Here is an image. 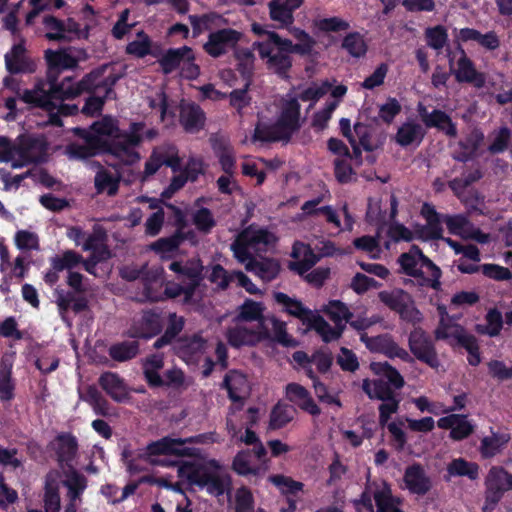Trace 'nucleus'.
Wrapping results in <instances>:
<instances>
[{
    "label": "nucleus",
    "mask_w": 512,
    "mask_h": 512,
    "mask_svg": "<svg viewBox=\"0 0 512 512\" xmlns=\"http://www.w3.org/2000/svg\"><path fill=\"white\" fill-rule=\"evenodd\" d=\"M78 132L84 144L72 142L66 146V154L71 159L85 160L99 153L113 155L128 165L134 164L140 159V154L119 138L107 140L90 136L83 130H78Z\"/></svg>",
    "instance_id": "nucleus-1"
},
{
    "label": "nucleus",
    "mask_w": 512,
    "mask_h": 512,
    "mask_svg": "<svg viewBox=\"0 0 512 512\" xmlns=\"http://www.w3.org/2000/svg\"><path fill=\"white\" fill-rule=\"evenodd\" d=\"M283 42V37L278 33H270L268 41H255L252 44V49L256 50L260 59L265 61L269 71L280 79L289 80L293 58Z\"/></svg>",
    "instance_id": "nucleus-2"
},
{
    "label": "nucleus",
    "mask_w": 512,
    "mask_h": 512,
    "mask_svg": "<svg viewBox=\"0 0 512 512\" xmlns=\"http://www.w3.org/2000/svg\"><path fill=\"white\" fill-rule=\"evenodd\" d=\"M178 473L189 484L198 486L200 489L206 488L211 495L220 496L225 492V480L205 465L185 462L179 467Z\"/></svg>",
    "instance_id": "nucleus-3"
},
{
    "label": "nucleus",
    "mask_w": 512,
    "mask_h": 512,
    "mask_svg": "<svg viewBox=\"0 0 512 512\" xmlns=\"http://www.w3.org/2000/svg\"><path fill=\"white\" fill-rule=\"evenodd\" d=\"M85 277L77 271L68 272L66 283L72 291H61L57 293L56 304L60 313L72 310L78 314L89 308L88 299L84 296L87 292L83 281Z\"/></svg>",
    "instance_id": "nucleus-4"
},
{
    "label": "nucleus",
    "mask_w": 512,
    "mask_h": 512,
    "mask_svg": "<svg viewBox=\"0 0 512 512\" xmlns=\"http://www.w3.org/2000/svg\"><path fill=\"white\" fill-rule=\"evenodd\" d=\"M16 143L18 158L12 163L13 168L44 161L48 143L43 136L21 134L17 137Z\"/></svg>",
    "instance_id": "nucleus-5"
},
{
    "label": "nucleus",
    "mask_w": 512,
    "mask_h": 512,
    "mask_svg": "<svg viewBox=\"0 0 512 512\" xmlns=\"http://www.w3.org/2000/svg\"><path fill=\"white\" fill-rule=\"evenodd\" d=\"M202 435L191 436L187 438H172L170 436L162 437L147 445V453L150 456L170 455L176 457H194L197 450L191 447H185V444L199 443Z\"/></svg>",
    "instance_id": "nucleus-6"
},
{
    "label": "nucleus",
    "mask_w": 512,
    "mask_h": 512,
    "mask_svg": "<svg viewBox=\"0 0 512 512\" xmlns=\"http://www.w3.org/2000/svg\"><path fill=\"white\" fill-rule=\"evenodd\" d=\"M169 270L177 274V278L185 284L184 300L190 301L197 288L203 280V265L199 259H190L186 262L173 261L169 265Z\"/></svg>",
    "instance_id": "nucleus-7"
},
{
    "label": "nucleus",
    "mask_w": 512,
    "mask_h": 512,
    "mask_svg": "<svg viewBox=\"0 0 512 512\" xmlns=\"http://www.w3.org/2000/svg\"><path fill=\"white\" fill-rule=\"evenodd\" d=\"M408 346L417 360L434 369L439 367L440 362L435 344L423 328L414 327L408 336Z\"/></svg>",
    "instance_id": "nucleus-8"
},
{
    "label": "nucleus",
    "mask_w": 512,
    "mask_h": 512,
    "mask_svg": "<svg viewBox=\"0 0 512 512\" xmlns=\"http://www.w3.org/2000/svg\"><path fill=\"white\" fill-rule=\"evenodd\" d=\"M485 485V505L493 509L504 494L512 490V474L501 466H493L488 472Z\"/></svg>",
    "instance_id": "nucleus-9"
},
{
    "label": "nucleus",
    "mask_w": 512,
    "mask_h": 512,
    "mask_svg": "<svg viewBox=\"0 0 512 512\" xmlns=\"http://www.w3.org/2000/svg\"><path fill=\"white\" fill-rule=\"evenodd\" d=\"M243 33L233 28H221L210 32L203 50L212 58H220L238 45Z\"/></svg>",
    "instance_id": "nucleus-10"
},
{
    "label": "nucleus",
    "mask_w": 512,
    "mask_h": 512,
    "mask_svg": "<svg viewBox=\"0 0 512 512\" xmlns=\"http://www.w3.org/2000/svg\"><path fill=\"white\" fill-rule=\"evenodd\" d=\"M102 75L100 69L92 70L86 74L78 83H73L71 77H66L60 82V89L56 88L55 92L63 96V100L74 99L83 92H98L104 90L103 80L99 81Z\"/></svg>",
    "instance_id": "nucleus-11"
},
{
    "label": "nucleus",
    "mask_w": 512,
    "mask_h": 512,
    "mask_svg": "<svg viewBox=\"0 0 512 512\" xmlns=\"http://www.w3.org/2000/svg\"><path fill=\"white\" fill-rule=\"evenodd\" d=\"M165 324L160 311L149 309L143 312L141 319L127 331V336L133 339L149 340L159 335Z\"/></svg>",
    "instance_id": "nucleus-12"
},
{
    "label": "nucleus",
    "mask_w": 512,
    "mask_h": 512,
    "mask_svg": "<svg viewBox=\"0 0 512 512\" xmlns=\"http://www.w3.org/2000/svg\"><path fill=\"white\" fill-rule=\"evenodd\" d=\"M366 348L371 352L382 353L388 358H399L405 362H410L411 356L402 347H400L388 333L370 337L366 333L360 336Z\"/></svg>",
    "instance_id": "nucleus-13"
},
{
    "label": "nucleus",
    "mask_w": 512,
    "mask_h": 512,
    "mask_svg": "<svg viewBox=\"0 0 512 512\" xmlns=\"http://www.w3.org/2000/svg\"><path fill=\"white\" fill-rule=\"evenodd\" d=\"M5 68L11 75L32 74L37 70V64L27 54L25 40L14 44L10 51L4 55Z\"/></svg>",
    "instance_id": "nucleus-14"
},
{
    "label": "nucleus",
    "mask_w": 512,
    "mask_h": 512,
    "mask_svg": "<svg viewBox=\"0 0 512 512\" xmlns=\"http://www.w3.org/2000/svg\"><path fill=\"white\" fill-rule=\"evenodd\" d=\"M44 58L47 64V82L55 85H60L58 77L63 70L78 67V59L65 49H47L44 52Z\"/></svg>",
    "instance_id": "nucleus-15"
},
{
    "label": "nucleus",
    "mask_w": 512,
    "mask_h": 512,
    "mask_svg": "<svg viewBox=\"0 0 512 512\" xmlns=\"http://www.w3.org/2000/svg\"><path fill=\"white\" fill-rule=\"evenodd\" d=\"M56 88L60 89V85L49 83V90L45 91L40 84H37L33 89H25L20 94V99L31 107L41 108L45 111L56 110L57 104L54 100L63 101V96L55 92Z\"/></svg>",
    "instance_id": "nucleus-16"
},
{
    "label": "nucleus",
    "mask_w": 512,
    "mask_h": 512,
    "mask_svg": "<svg viewBox=\"0 0 512 512\" xmlns=\"http://www.w3.org/2000/svg\"><path fill=\"white\" fill-rule=\"evenodd\" d=\"M457 49L461 53V57L457 61V70L453 71L457 82L472 84L477 89L483 88L486 84L485 74L476 70L474 62L467 56L460 44Z\"/></svg>",
    "instance_id": "nucleus-17"
},
{
    "label": "nucleus",
    "mask_w": 512,
    "mask_h": 512,
    "mask_svg": "<svg viewBox=\"0 0 512 512\" xmlns=\"http://www.w3.org/2000/svg\"><path fill=\"white\" fill-rule=\"evenodd\" d=\"M441 429L450 430L449 437L453 441H462L474 433L475 426L465 414H449L437 421Z\"/></svg>",
    "instance_id": "nucleus-18"
},
{
    "label": "nucleus",
    "mask_w": 512,
    "mask_h": 512,
    "mask_svg": "<svg viewBox=\"0 0 512 512\" xmlns=\"http://www.w3.org/2000/svg\"><path fill=\"white\" fill-rule=\"evenodd\" d=\"M247 386V378L243 373L237 370H230L226 373L221 387L227 390L228 398L233 402L231 409L241 410L243 408L245 401L243 394L247 392Z\"/></svg>",
    "instance_id": "nucleus-19"
},
{
    "label": "nucleus",
    "mask_w": 512,
    "mask_h": 512,
    "mask_svg": "<svg viewBox=\"0 0 512 512\" xmlns=\"http://www.w3.org/2000/svg\"><path fill=\"white\" fill-rule=\"evenodd\" d=\"M403 480L412 494L420 496L427 494L432 487L431 480L420 463L409 465L405 469Z\"/></svg>",
    "instance_id": "nucleus-20"
},
{
    "label": "nucleus",
    "mask_w": 512,
    "mask_h": 512,
    "mask_svg": "<svg viewBox=\"0 0 512 512\" xmlns=\"http://www.w3.org/2000/svg\"><path fill=\"white\" fill-rule=\"evenodd\" d=\"M98 384L115 402L122 403L130 397L124 379L116 372H103L98 379Z\"/></svg>",
    "instance_id": "nucleus-21"
},
{
    "label": "nucleus",
    "mask_w": 512,
    "mask_h": 512,
    "mask_svg": "<svg viewBox=\"0 0 512 512\" xmlns=\"http://www.w3.org/2000/svg\"><path fill=\"white\" fill-rule=\"evenodd\" d=\"M273 299L277 305L281 306L282 312L299 319L304 325H307L312 316L315 315L300 300L292 298L283 292H274Z\"/></svg>",
    "instance_id": "nucleus-22"
},
{
    "label": "nucleus",
    "mask_w": 512,
    "mask_h": 512,
    "mask_svg": "<svg viewBox=\"0 0 512 512\" xmlns=\"http://www.w3.org/2000/svg\"><path fill=\"white\" fill-rule=\"evenodd\" d=\"M286 397L290 402L312 416H319L321 414V409L312 398L310 392L298 383L287 384Z\"/></svg>",
    "instance_id": "nucleus-23"
},
{
    "label": "nucleus",
    "mask_w": 512,
    "mask_h": 512,
    "mask_svg": "<svg viewBox=\"0 0 512 512\" xmlns=\"http://www.w3.org/2000/svg\"><path fill=\"white\" fill-rule=\"evenodd\" d=\"M195 54L191 47L182 46L179 48H169L161 58L158 59L161 71L164 75H169L175 70L181 68L184 60H195Z\"/></svg>",
    "instance_id": "nucleus-24"
},
{
    "label": "nucleus",
    "mask_w": 512,
    "mask_h": 512,
    "mask_svg": "<svg viewBox=\"0 0 512 512\" xmlns=\"http://www.w3.org/2000/svg\"><path fill=\"white\" fill-rule=\"evenodd\" d=\"M205 120V112L198 104L191 102L181 105L179 122L186 132H199L204 128Z\"/></svg>",
    "instance_id": "nucleus-25"
},
{
    "label": "nucleus",
    "mask_w": 512,
    "mask_h": 512,
    "mask_svg": "<svg viewBox=\"0 0 512 512\" xmlns=\"http://www.w3.org/2000/svg\"><path fill=\"white\" fill-rule=\"evenodd\" d=\"M300 109L301 106L297 98H291L286 101L282 107L281 113L277 119L279 126L283 128L286 133H289L291 138L293 133L298 131L301 127L300 124Z\"/></svg>",
    "instance_id": "nucleus-26"
},
{
    "label": "nucleus",
    "mask_w": 512,
    "mask_h": 512,
    "mask_svg": "<svg viewBox=\"0 0 512 512\" xmlns=\"http://www.w3.org/2000/svg\"><path fill=\"white\" fill-rule=\"evenodd\" d=\"M50 447L55 451L59 463L71 462L78 451L77 439L71 433H60L50 443Z\"/></svg>",
    "instance_id": "nucleus-27"
},
{
    "label": "nucleus",
    "mask_w": 512,
    "mask_h": 512,
    "mask_svg": "<svg viewBox=\"0 0 512 512\" xmlns=\"http://www.w3.org/2000/svg\"><path fill=\"white\" fill-rule=\"evenodd\" d=\"M452 335L457 344L467 351L469 365L478 366L481 363V353L477 338L472 334L466 333L461 325L454 326Z\"/></svg>",
    "instance_id": "nucleus-28"
},
{
    "label": "nucleus",
    "mask_w": 512,
    "mask_h": 512,
    "mask_svg": "<svg viewBox=\"0 0 512 512\" xmlns=\"http://www.w3.org/2000/svg\"><path fill=\"white\" fill-rule=\"evenodd\" d=\"M78 130H83L90 136H96L102 138V136H108L112 139L116 137L119 132L118 121L109 115L103 116L100 120L95 121L89 128L74 127L71 129L72 134L81 139Z\"/></svg>",
    "instance_id": "nucleus-29"
},
{
    "label": "nucleus",
    "mask_w": 512,
    "mask_h": 512,
    "mask_svg": "<svg viewBox=\"0 0 512 512\" xmlns=\"http://www.w3.org/2000/svg\"><path fill=\"white\" fill-rule=\"evenodd\" d=\"M425 134L424 128L419 123L406 121L398 128L394 139L401 147L419 146Z\"/></svg>",
    "instance_id": "nucleus-30"
},
{
    "label": "nucleus",
    "mask_w": 512,
    "mask_h": 512,
    "mask_svg": "<svg viewBox=\"0 0 512 512\" xmlns=\"http://www.w3.org/2000/svg\"><path fill=\"white\" fill-rule=\"evenodd\" d=\"M484 140V134L480 130H473L464 140L458 142L460 151L453 153L454 160L466 163L472 160Z\"/></svg>",
    "instance_id": "nucleus-31"
},
{
    "label": "nucleus",
    "mask_w": 512,
    "mask_h": 512,
    "mask_svg": "<svg viewBox=\"0 0 512 512\" xmlns=\"http://www.w3.org/2000/svg\"><path fill=\"white\" fill-rule=\"evenodd\" d=\"M164 367V357L162 354L155 353L148 355L142 363L143 374L149 387H163V377L159 370Z\"/></svg>",
    "instance_id": "nucleus-32"
},
{
    "label": "nucleus",
    "mask_w": 512,
    "mask_h": 512,
    "mask_svg": "<svg viewBox=\"0 0 512 512\" xmlns=\"http://www.w3.org/2000/svg\"><path fill=\"white\" fill-rule=\"evenodd\" d=\"M117 81V77L109 76L103 79L104 95L103 96H89L84 106L82 107V113L87 116H95L101 113L104 104L107 99L110 98L111 94H114L113 86Z\"/></svg>",
    "instance_id": "nucleus-33"
},
{
    "label": "nucleus",
    "mask_w": 512,
    "mask_h": 512,
    "mask_svg": "<svg viewBox=\"0 0 512 512\" xmlns=\"http://www.w3.org/2000/svg\"><path fill=\"white\" fill-rule=\"evenodd\" d=\"M491 433V436H485L481 439L479 451L484 459L496 456L511 440L509 433L494 431H491Z\"/></svg>",
    "instance_id": "nucleus-34"
},
{
    "label": "nucleus",
    "mask_w": 512,
    "mask_h": 512,
    "mask_svg": "<svg viewBox=\"0 0 512 512\" xmlns=\"http://www.w3.org/2000/svg\"><path fill=\"white\" fill-rule=\"evenodd\" d=\"M290 139L289 133H286L277 122L273 124L258 122L254 129V141L272 143L278 141L288 142Z\"/></svg>",
    "instance_id": "nucleus-35"
},
{
    "label": "nucleus",
    "mask_w": 512,
    "mask_h": 512,
    "mask_svg": "<svg viewBox=\"0 0 512 512\" xmlns=\"http://www.w3.org/2000/svg\"><path fill=\"white\" fill-rule=\"evenodd\" d=\"M246 270L254 273L264 282H271L280 273V264L273 258H265L261 261L253 259L245 266Z\"/></svg>",
    "instance_id": "nucleus-36"
},
{
    "label": "nucleus",
    "mask_w": 512,
    "mask_h": 512,
    "mask_svg": "<svg viewBox=\"0 0 512 512\" xmlns=\"http://www.w3.org/2000/svg\"><path fill=\"white\" fill-rule=\"evenodd\" d=\"M424 124L427 128L438 129L450 138H455L458 134L457 126L451 117L440 109H434L430 112L427 119H424Z\"/></svg>",
    "instance_id": "nucleus-37"
},
{
    "label": "nucleus",
    "mask_w": 512,
    "mask_h": 512,
    "mask_svg": "<svg viewBox=\"0 0 512 512\" xmlns=\"http://www.w3.org/2000/svg\"><path fill=\"white\" fill-rule=\"evenodd\" d=\"M167 322L164 333L153 344V348L156 350L171 344L182 332L185 325L184 318L176 313H169Z\"/></svg>",
    "instance_id": "nucleus-38"
},
{
    "label": "nucleus",
    "mask_w": 512,
    "mask_h": 512,
    "mask_svg": "<svg viewBox=\"0 0 512 512\" xmlns=\"http://www.w3.org/2000/svg\"><path fill=\"white\" fill-rule=\"evenodd\" d=\"M227 341L234 348L254 347L259 344L254 329L245 326L230 328L227 331Z\"/></svg>",
    "instance_id": "nucleus-39"
},
{
    "label": "nucleus",
    "mask_w": 512,
    "mask_h": 512,
    "mask_svg": "<svg viewBox=\"0 0 512 512\" xmlns=\"http://www.w3.org/2000/svg\"><path fill=\"white\" fill-rule=\"evenodd\" d=\"M139 352L140 344L137 340L117 342L108 349V355L116 362L130 361L136 358Z\"/></svg>",
    "instance_id": "nucleus-40"
},
{
    "label": "nucleus",
    "mask_w": 512,
    "mask_h": 512,
    "mask_svg": "<svg viewBox=\"0 0 512 512\" xmlns=\"http://www.w3.org/2000/svg\"><path fill=\"white\" fill-rule=\"evenodd\" d=\"M99 170L94 178V185L97 193L107 192L109 196H114L119 190L120 179L118 176L113 175L109 170L102 167L97 163Z\"/></svg>",
    "instance_id": "nucleus-41"
},
{
    "label": "nucleus",
    "mask_w": 512,
    "mask_h": 512,
    "mask_svg": "<svg viewBox=\"0 0 512 512\" xmlns=\"http://www.w3.org/2000/svg\"><path fill=\"white\" fill-rule=\"evenodd\" d=\"M50 266L56 271H73L83 262V256L75 250L68 249L61 254H56L49 259Z\"/></svg>",
    "instance_id": "nucleus-42"
},
{
    "label": "nucleus",
    "mask_w": 512,
    "mask_h": 512,
    "mask_svg": "<svg viewBox=\"0 0 512 512\" xmlns=\"http://www.w3.org/2000/svg\"><path fill=\"white\" fill-rule=\"evenodd\" d=\"M252 451L250 449L240 450L233 458L232 470L240 476H260L262 468L260 466H252Z\"/></svg>",
    "instance_id": "nucleus-43"
},
{
    "label": "nucleus",
    "mask_w": 512,
    "mask_h": 512,
    "mask_svg": "<svg viewBox=\"0 0 512 512\" xmlns=\"http://www.w3.org/2000/svg\"><path fill=\"white\" fill-rule=\"evenodd\" d=\"M377 512H395L400 510L398 505L400 499L392 495V490L387 482H383L382 487L375 490L373 494Z\"/></svg>",
    "instance_id": "nucleus-44"
},
{
    "label": "nucleus",
    "mask_w": 512,
    "mask_h": 512,
    "mask_svg": "<svg viewBox=\"0 0 512 512\" xmlns=\"http://www.w3.org/2000/svg\"><path fill=\"white\" fill-rule=\"evenodd\" d=\"M296 414V409L289 404L277 403L271 410L269 428L281 429L290 423Z\"/></svg>",
    "instance_id": "nucleus-45"
},
{
    "label": "nucleus",
    "mask_w": 512,
    "mask_h": 512,
    "mask_svg": "<svg viewBox=\"0 0 512 512\" xmlns=\"http://www.w3.org/2000/svg\"><path fill=\"white\" fill-rule=\"evenodd\" d=\"M414 248H420L418 245H412L408 252L402 253L398 258L403 273L414 278H424V272L420 265V255L414 251Z\"/></svg>",
    "instance_id": "nucleus-46"
},
{
    "label": "nucleus",
    "mask_w": 512,
    "mask_h": 512,
    "mask_svg": "<svg viewBox=\"0 0 512 512\" xmlns=\"http://www.w3.org/2000/svg\"><path fill=\"white\" fill-rule=\"evenodd\" d=\"M363 391L367 394L370 399H377L380 401L391 400L392 397L397 396L395 389H393L389 383H386L384 379H374L372 387L368 380L363 382Z\"/></svg>",
    "instance_id": "nucleus-47"
},
{
    "label": "nucleus",
    "mask_w": 512,
    "mask_h": 512,
    "mask_svg": "<svg viewBox=\"0 0 512 512\" xmlns=\"http://www.w3.org/2000/svg\"><path fill=\"white\" fill-rule=\"evenodd\" d=\"M43 25L48 30L45 38L49 41L70 42L73 37L65 34V22L53 15H47L43 18Z\"/></svg>",
    "instance_id": "nucleus-48"
},
{
    "label": "nucleus",
    "mask_w": 512,
    "mask_h": 512,
    "mask_svg": "<svg viewBox=\"0 0 512 512\" xmlns=\"http://www.w3.org/2000/svg\"><path fill=\"white\" fill-rule=\"evenodd\" d=\"M265 310L266 307L264 303L247 298L238 307V313L235 319L238 322H254L255 320L261 319Z\"/></svg>",
    "instance_id": "nucleus-49"
},
{
    "label": "nucleus",
    "mask_w": 512,
    "mask_h": 512,
    "mask_svg": "<svg viewBox=\"0 0 512 512\" xmlns=\"http://www.w3.org/2000/svg\"><path fill=\"white\" fill-rule=\"evenodd\" d=\"M378 297L390 310L399 313L404 305L410 302V298L412 296L405 290L397 288L391 291H381L379 292Z\"/></svg>",
    "instance_id": "nucleus-50"
},
{
    "label": "nucleus",
    "mask_w": 512,
    "mask_h": 512,
    "mask_svg": "<svg viewBox=\"0 0 512 512\" xmlns=\"http://www.w3.org/2000/svg\"><path fill=\"white\" fill-rule=\"evenodd\" d=\"M447 472L450 476H466L470 480H476L479 476V465L464 458H457L448 464Z\"/></svg>",
    "instance_id": "nucleus-51"
},
{
    "label": "nucleus",
    "mask_w": 512,
    "mask_h": 512,
    "mask_svg": "<svg viewBox=\"0 0 512 512\" xmlns=\"http://www.w3.org/2000/svg\"><path fill=\"white\" fill-rule=\"evenodd\" d=\"M15 383L12 378V364L2 360L0 365V400L11 401L15 394Z\"/></svg>",
    "instance_id": "nucleus-52"
},
{
    "label": "nucleus",
    "mask_w": 512,
    "mask_h": 512,
    "mask_svg": "<svg viewBox=\"0 0 512 512\" xmlns=\"http://www.w3.org/2000/svg\"><path fill=\"white\" fill-rule=\"evenodd\" d=\"M414 251L420 255V268H425L428 272H430V278H422L423 281L429 285L434 290H439L441 288L440 278L442 276L441 269L429 258L427 257L421 248H414Z\"/></svg>",
    "instance_id": "nucleus-53"
},
{
    "label": "nucleus",
    "mask_w": 512,
    "mask_h": 512,
    "mask_svg": "<svg viewBox=\"0 0 512 512\" xmlns=\"http://www.w3.org/2000/svg\"><path fill=\"white\" fill-rule=\"evenodd\" d=\"M138 39L129 42L126 46V53L133 55L137 58H144L147 55L156 57V53L152 52V41L150 37L144 32L137 33Z\"/></svg>",
    "instance_id": "nucleus-54"
},
{
    "label": "nucleus",
    "mask_w": 512,
    "mask_h": 512,
    "mask_svg": "<svg viewBox=\"0 0 512 512\" xmlns=\"http://www.w3.org/2000/svg\"><path fill=\"white\" fill-rule=\"evenodd\" d=\"M341 47L352 57L360 58L367 52V44L359 32H350L342 40Z\"/></svg>",
    "instance_id": "nucleus-55"
},
{
    "label": "nucleus",
    "mask_w": 512,
    "mask_h": 512,
    "mask_svg": "<svg viewBox=\"0 0 512 512\" xmlns=\"http://www.w3.org/2000/svg\"><path fill=\"white\" fill-rule=\"evenodd\" d=\"M373 369L376 374L383 376L386 383H389L393 389L398 390L404 387L405 380L403 376L388 362L374 363Z\"/></svg>",
    "instance_id": "nucleus-56"
},
{
    "label": "nucleus",
    "mask_w": 512,
    "mask_h": 512,
    "mask_svg": "<svg viewBox=\"0 0 512 512\" xmlns=\"http://www.w3.org/2000/svg\"><path fill=\"white\" fill-rule=\"evenodd\" d=\"M268 480L279 488L281 494L284 496H294L304 488L302 482L293 480L291 477L282 474L270 475Z\"/></svg>",
    "instance_id": "nucleus-57"
},
{
    "label": "nucleus",
    "mask_w": 512,
    "mask_h": 512,
    "mask_svg": "<svg viewBox=\"0 0 512 512\" xmlns=\"http://www.w3.org/2000/svg\"><path fill=\"white\" fill-rule=\"evenodd\" d=\"M310 329L315 330L325 343L339 339V333L334 331V328L321 316L315 314L307 324Z\"/></svg>",
    "instance_id": "nucleus-58"
},
{
    "label": "nucleus",
    "mask_w": 512,
    "mask_h": 512,
    "mask_svg": "<svg viewBox=\"0 0 512 512\" xmlns=\"http://www.w3.org/2000/svg\"><path fill=\"white\" fill-rule=\"evenodd\" d=\"M331 321L345 320L349 322L353 317L347 305L340 300H330L321 310Z\"/></svg>",
    "instance_id": "nucleus-59"
},
{
    "label": "nucleus",
    "mask_w": 512,
    "mask_h": 512,
    "mask_svg": "<svg viewBox=\"0 0 512 512\" xmlns=\"http://www.w3.org/2000/svg\"><path fill=\"white\" fill-rule=\"evenodd\" d=\"M64 484L68 489L69 500L71 502H75L76 500L80 499L83 492L85 491L87 487V479L83 474L74 470L68 476V479Z\"/></svg>",
    "instance_id": "nucleus-60"
},
{
    "label": "nucleus",
    "mask_w": 512,
    "mask_h": 512,
    "mask_svg": "<svg viewBox=\"0 0 512 512\" xmlns=\"http://www.w3.org/2000/svg\"><path fill=\"white\" fill-rule=\"evenodd\" d=\"M192 222L196 229L204 234H208L216 226V221L209 208L201 207L192 215Z\"/></svg>",
    "instance_id": "nucleus-61"
},
{
    "label": "nucleus",
    "mask_w": 512,
    "mask_h": 512,
    "mask_svg": "<svg viewBox=\"0 0 512 512\" xmlns=\"http://www.w3.org/2000/svg\"><path fill=\"white\" fill-rule=\"evenodd\" d=\"M269 323L272 325V341L281 344L284 347L295 345L294 339L288 334L286 323L274 315L269 317Z\"/></svg>",
    "instance_id": "nucleus-62"
},
{
    "label": "nucleus",
    "mask_w": 512,
    "mask_h": 512,
    "mask_svg": "<svg viewBox=\"0 0 512 512\" xmlns=\"http://www.w3.org/2000/svg\"><path fill=\"white\" fill-rule=\"evenodd\" d=\"M270 18L281 24L288 26L294 22L293 12L288 9L280 0H271L268 4Z\"/></svg>",
    "instance_id": "nucleus-63"
},
{
    "label": "nucleus",
    "mask_w": 512,
    "mask_h": 512,
    "mask_svg": "<svg viewBox=\"0 0 512 512\" xmlns=\"http://www.w3.org/2000/svg\"><path fill=\"white\" fill-rule=\"evenodd\" d=\"M250 248L252 247L246 242V233H239L231 244L234 257L238 262L245 265L253 259H256L250 252Z\"/></svg>",
    "instance_id": "nucleus-64"
}]
</instances>
